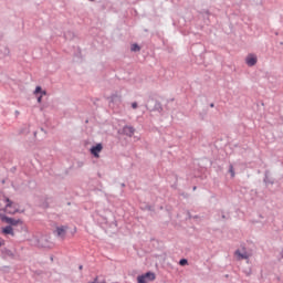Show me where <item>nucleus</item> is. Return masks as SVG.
I'll use <instances>...</instances> for the list:
<instances>
[{"instance_id": "nucleus-6", "label": "nucleus", "mask_w": 283, "mask_h": 283, "mask_svg": "<svg viewBox=\"0 0 283 283\" xmlns=\"http://www.w3.org/2000/svg\"><path fill=\"white\" fill-rule=\"evenodd\" d=\"M103 151V144H97L96 146H93L91 148V154L95 157V158H99V153Z\"/></svg>"}, {"instance_id": "nucleus-13", "label": "nucleus", "mask_w": 283, "mask_h": 283, "mask_svg": "<svg viewBox=\"0 0 283 283\" xmlns=\"http://www.w3.org/2000/svg\"><path fill=\"white\" fill-rule=\"evenodd\" d=\"M230 174H231L232 178L235 177V171L233 170V166H230Z\"/></svg>"}, {"instance_id": "nucleus-12", "label": "nucleus", "mask_w": 283, "mask_h": 283, "mask_svg": "<svg viewBox=\"0 0 283 283\" xmlns=\"http://www.w3.org/2000/svg\"><path fill=\"white\" fill-rule=\"evenodd\" d=\"M187 263H188L187 259H181L179 261L180 266H185V265H187Z\"/></svg>"}, {"instance_id": "nucleus-8", "label": "nucleus", "mask_w": 283, "mask_h": 283, "mask_svg": "<svg viewBox=\"0 0 283 283\" xmlns=\"http://www.w3.org/2000/svg\"><path fill=\"white\" fill-rule=\"evenodd\" d=\"M2 235H11L12 238H14V229L12 228V226H7L2 228Z\"/></svg>"}, {"instance_id": "nucleus-3", "label": "nucleus", "mask_w": 283, "mask_h": 283, "mask_svg": "<svg viewBox=\"0 0 283 283\" xmlns=\"http://www.w3.org/2000/svg\"><path fill=\"white\" fill-rule=\"evenodd\" d=\"M144 280H148V282H154V280H156V274L148 272V273L137 277L138 283H145Z\"/></svg>"}, {"instance_id": "nucleus-4", "label": "nucleus", "mask_w": 283, "mask_h": 283, "mask_svg": "<svg viewBox=\"0 0 283 283\" xmlns=\"http://www.w3.org/2000/svg\"><path fill=\"white\" fill-rule=\"evenodd\" d=\"M54 233L57 235V238H65L66 233H67V227L65 226H61L57 227L54 231Z\"/></svg>"}, {"instance_id": "nucleus-15", "label": "nucleus", "mask_w": 283, "mask_h": 283, "mask_svg": "<svg viewBox=\"0 0 283 283\" xmlns=\"http://www.w3.org/2000/svg\"><path fill=\"white\" fill-rule=\"evenodd\" d=\"M3 244H6V241L0 238V247H3Z\"/></svg>"}, {"instance_id": "nucleus-7", "label": "nucleus", "mask_w": 283, "mask_h": 283, "mask_svg": "<svg viewBox=\"0 0 283 283\" xmlns=\"http://www.w3.org/2000/svg\"><path fill=\"white\" fill-rule=\"evenodd\" d=\"M245 63L247 65H249V67H253V65L258 63V56H255L254 54L248 55L245 59Z\"/></svg>"}, {"instance_id": "nucleus-9", "label": "nucleus", "mask_w": 283, "mask_h": 283, "mask_svg": "<svg viewBox=\"0 0 283 283\" xmlns=\"http://www.w3.org/2000/svg\"><path fill=\"white\" fill-rule=\"evenodd\" d=\"M124 134H126V136H134V133L136 132V129H134V127L132 126H125L123 129Z\"/></svg>"}, {"instance_id": "nucleus-14", "label": "nucleus", "mask_w": 283, "mask_h": 283, "mask_svg": "<svg viewBox=\"0 0 283 283\" xmlns=\"http://www.w3.org/2000/svg\"><path fill=\"white\" fill-rule=\"evenodd\" d=\"M132 107H133V109H136V108L138 107V104H137L136 102H134V103L132 104Z\"/></svg>"}, {"instance_id": "nucleus-16", "label": "nucleus", "mask_w": 283, "mask_h": 283, "mask_svg": "<svg viewBox=\"0 0 283 283\" xmlns=\"http://www.w3.org/2000/svg\"><path fill=\"white\" fill-rule=\"evenodd\" d=\"M41 101H43V95H40V96L38 97V103H41Z\"/></svg>"}, {"instance_id": "nucleus-1", "label": "nucleus", "mask_w": 283, "mask_h": 283, "mask_svg": "<svg viewBox=\"0 0 283 283\" xmlns=\"http://www.w3.org/2000/svg\"><path fill=\"white\" fill-rule=\"evenodd\" d=\"M0 211L4 213L14 214L19 212V205L12 202L10 199L2 197L0 198Z\"/></svg>"}, {"instance_id": "nucleus-2", "label": "nucleus", "mask_w": 283, "mask_h": 283, "mask_svg": "<svg viewBox=\"0 0 283 283\" xmlns=\"http://www.w3.org/2000/svg\"><path fill=\"white\" fill-rule=\"evenodd\" d=\"M1 220L7 224H11V227H19V224H23V221H21V219H14L6 216H2Z\"/></svg>"}, {"instance_id": "nucleus-5", "label": "nucleus", "mask_w": 283, "mask_h": 283, "mask_svg": "<svg viewBox=\"0 0 283 283\" xmlns=\"http://www.w3.org/2000/svg\"><path fill=\"white\" fill-rule=\"evenodd\" d=\"M234 255L237 256V260H249L251 258V254H249L245 250L242 252L240 250H237L234 252Z\"/></svg>"}, {"instance_id": "nucleus-11", "label": "nucleus", "mask_w": 283, "mask_h": 283, "mask_svg": "<svg viewBox=\"0 0 283 283\" xmlns=\"http://www.w3.org/2000/svg\"><path fill=\"white\" fill-rule=\"evenodd\" d=\"M130 50L132 52H140V46H138V44H133Z\"/></svg>"}, {"instance_id": "nucleus-10", "label": "nucleus", "mask_w": 283, "mask_h": 283, "mask_svg": "<svg viewBox=\"0 0 283 283\" xmlns=\"http://www.w3.org/2000/svg\"><path fill=\"white\" fill-rule=\"evenodd\" d=\"M33 94L35 96H36V94H41V96H45L48 94V92L43 91V88H41V86H36Z\"/></svg>"}]
</instances>
